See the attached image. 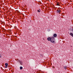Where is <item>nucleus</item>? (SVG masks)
I'll return each mask as SVG.
<instances>
[{"label":"nucleus","mask_w":73,"mask_h":73,"mask_svg":"<svg viewBox=\"0 0 73 73\" xmlns=\"http://www.w3.org/2000/svg\"><path fill=\"white\" fill-rule=\"evenodd\" d=\"M60 10H57L56 11V12H57V13H60Z\"/></svg>","instance_id":"obj_2"},{"label":"nucleus","mask_w":73,"mask_h":73,"mask_svg":"<svg viewBox=\"0 0 73 73\" xmlns=\"http://www.w3.org/2000/svg\"><path fill=\"white\" fill-rule=\"evenodd\" d=\"M51 39L50 40V42H52V43L55 44V43H56V42L54 41V37L53 36L51 37Z\"/></svg>","instance_id":"obj_1"},{"label":"nucleus","mask_w":73,"mask_h":73,"mask_svg":"<svg viewBox=\"0 0 73 73\" xmlns=\"http://www.w3.org/2000/svg\"><path fill=\"white\" fill-rule=\"evenodd\" d=\"M5 68H7V67H8V66H5Z\"/></svg>","instance_id":"obj_11"},{"label":"nucleus","mask_w":73,"mask_h":73,"mask_svg":"<svg viewBox=\"0 0 73 73\" xmlns=\"http://www.w3.org/2000/svg\"><path fill=\"white\" fill-rule=\"evenodd\" d=\"M19 61V62H20V63L21 65H23V62H22L20 60H19V61Z\"/></svg>","instance_id":"obj_5"},{"label":"nucleus","mask_w":73,"mask_h":73,"mask_svg":"<svg viewBox=\"0 0 73 73\" xmlns=\"http://www.w3.org/2000/svg\"><path fill=\"white\" fill-rule=\"evenodd\" d=\"M56 5H57V6H60V3L59 2H58L56 3Z\"/></svg>","instance_id":"obj_3"},{"label":"nucleus","mask_w":73,"mask_h":73,"mask_svg":"<svg viewBox=\"0 0 73 73\" xmlns=\"http://www.w3.org/2000/svg\"><path fill=\"white\" fill-rule=\"evenodd\" d=\"M2 55H1V54H0V58H1V57H2Z\"/></svg>","instance_id":"obj_12"},{"label":"nucleus","mask_w":73,"mask_h":73,"mask_svg":"<svg viewBox=\"0 0 73 73\" xmlns=\"http://www.w3.org/2000/svg\"><path fill=\"white\" fill-rule=\"evenodd\" d=\"M22 69H23V67H20V69H21V70H22Z\"/></svg>","instance_id":"obj_9"},{"label":"nucleus","mask_w":73,"mask_h":73,"mask_svg":"<svg viewBox=\"0 0 73 73\" xmlns=\"http://www.w3.org/2000/svg\"><path fill=\"white\" fill-rule=\"evenodd\" d=\"M70 35L71 36H72V37H73V33H70Z\"/></svg>","instance_id":"obj_6"},{"label":"nucleus","mask_w":73,"mask_h":73,"mask_svg":"<svg viewBox=\"0 0 73 73\" xmlns=\"http://www.w3.org/2000/svg\"><path fill=\"white\" fill-rule=\"evenodd\" d=\"M5 65L6 66H8V64L7 63H6L5 64Z\"/></svg>","instance_id":"obj_8"},{"label":"nucleus","mask_w":73,"mask_h":73,"mask_svg":"<svg viewBox=\"0 0 73 73\" xmlns=\"http://www.w3.org/2000/svg\"><path fill=\"white\" fill-rule=\"evenodd\" d=\"M66 66L64 67L65 69H66Z\"/></svg>","instance_id":"obj_14"},{"label":"nucleus","mask_w":73,"mask_h":73,"mask_svg":"<svg viewBox=\"0 0 73 73\" xmlns=\"http://www.w3.org/2000/svg\"><path fill=\"white\" fill-rule=\"evenodd\" d=\"M38 12H40V10H37Z\"/></svg>","instance_id":"obj_10"},{"label":"nucleus","mask_w":73,"mask_h":73,"mask_svg":"<svg viewBox=\"0 0 73 73\" xmlns=\"http://www.w3.org/2000/svg\"><path fill=\"white\" fill-rule=\"evenodd\" d=\"M54 37H57V34H54L53 35Z\"/></svg>","instance_id":"obj_7"},{"label":"nucleus","mask_w":73,"mask_h":73,"mask_svg":"<svg viewBox=\"0 0 73 73\" xmlns=\"http://www.w3.org/2000/svg\"><path fill=\"white\" fill-rule=\"evenodd\" d=\"M47 40L48 41H50V40H51V38L48 37L47 38Z\"/></svg>","instance_id":"obj_4"},{"label":"nucleus","mask_w":73,"mask_h":73,"mask_svg":"<svg viewBox=\"0 0 73 73\" xmlns=\"http://www.w3.org/2000/svg\"><path fill=\"white\" fill-rule=\"evenodd\" d=\"M72 31L73 32V28H72Z\"/></svg>","instance_id":"obj_13"}]
</instances>
